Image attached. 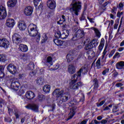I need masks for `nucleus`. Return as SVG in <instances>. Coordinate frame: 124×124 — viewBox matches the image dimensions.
<instances>
[{
	"label": "nucleus",
	"mask_w": 124,
	"mask_h": 124,
	"mask_svg": "<svg viewBox=\"0 0 124 124\" xmlns=\"http://www.w3.org/2000/svg\"><path fill=\"white\" fill-rule=\"evenodd\" d=\"M93 45L90 42L89 44L86 45L85 47V50H90V49H93Z\"/></svg>",
	"instance_id": "nucleus-32"
},
{
	"label": "nucleus",
	"mask_w": 124,
	"mask_h": 124,
	"mask_svg": "<svg viewBox=\"0 0 124 124\" xmlns=\"http://www.w3.org/2000/svg\"><path fill=\"white\" fill-rule=\"evenodd\" d=\"M78 78H79V77L77 76V74H75L71 77V80L70 82V85L72 87V89L73 90H77V89H78V86L77 84H76Z\"/></svg>",
	"instance_id": "nucleus-2"
},
{
	"label": "nucleus",
	"mask_w": 124,
	"mask_h": 124,
	"mask_svg": "<svg viewBox=\"0 0 124 124\" xmlns=\"http://www.w3.org/2000/svg\"><path fill=\"white\" fill-rule=\"evenodd\" d=\"M63 22V20L60 19L59 21L57 22V24H58L59 25H62Z\"/></svg>",
	"instance_id": "nucleus-61"
},
{
	"label": "nucleus",
	"mask_w": 124,
	"mask_h": 124,
	"mask_svg": "<svg viewBox=\"0 0 124 124\" xmlns=\"http://www.w3.org/2000/svg\"><path fill=\"white\" fill-rule=\"evenodd\" d=\"M4 121L5 122H6V123H11V122H12V119L10 117H7L4 118Z\"/></svg>",
	"instance_id": "nucleus-47"
},
{
	"label": "nucleus",
	"mask_w": 124,
	"mask_h": 124,
	"mask_svg": "<svg viewBox=\"0 0 124 124\" xmlns=\"http://www.w3.org/2000/svg\"><path fill=\"white\" fill-rule=\"evenodd\" d=\"M45 96L43 94L39 95L38 96V99L39 101H42L43 99H45Z\"/></svg>",
	"instance_id": "nucleus-41"
},
{
	"label": "nucleus",
	"mask_w": 124,
	"mask_h": 124,
	"mask_svg": "<svg viewBox=\"0 0 124 124\" xmlns=\"http://www.w3.org/2000/svg\"><path fill=\"white\" fill-rule=\"evenodd\" d=\"M7 70L9 71L10 73L15 75L16 72H17V69L16 66L13 64H9L7 66Z\"/></svg>",
	"instance_id": "nucleus-10"
},
{
	"label": "nucleus",
	"mask_w": 124,
	"mask_h": 124,
	"mask_svg": "<svg viewBox=\"0 0 124 124\" xmlns=\"http://www.w3.org/2000/svg\"><path fill=\"white\" fill-rule=\"evenodd\" d=\"M115 86L117 87V88H120V87H122L123 86V84L121 83H117Z\"/></svg>",
	"instance_id": "nucleus-60"
},
{
	"label": "nucleus",
	"mask_w": 124,
	"mask_h": 124,
	"mask_svg": "<svg viewBox=\"0 0 124 124\" xmlns=\"http://www.w3.org/2000/svg\"><path fill=\"white\" fill-rule=\"evenodd\" d=\"M74 115H75V111H74V110H72V111H70L69 114V117L66 119V121H69V120H71L72 118H73L74 116Z\"/></svg>",
	"instance_id": "nucleus-29"
},
{
	"label": "nucleus",
	"mask_w": 124,
	"mask_h": 124,
	"mask_svg": "<svg viewBox=\"0 0 124 124\" xmlns=\"http://www.w3.org/2000/svg\"><path fill=\"white\" fill-rule=\"evenodd\" d=\"M7 16V14L6 13V10L5 7L3 6H0V20H2L4 19Z\"/></svg>",
	"instance_id": "nucleus-8"
},
{
	"label": "nucleus",
	"mask_w": 124,
	"mask_h": 124,
	"mask_svg": "<svg viewBox=\"0 0 124 124\" xmlns=\"http://www.w3.org/2000/svg\"><path fill=\"white\" fill-rule=\"evenodd\" d=\"M76 71V68L73 65H69L68 67V72L70 74H74V73Z\"/></svg>",
	"instance_id": "nucleus-20"
},
{
	"label": "nucleus",
	"mask_w": 124,
	"mask_h": 124,
	"mask_svg": "<svg viewBox=\"0 0 124 124\" xmlns=\"http://www.w3.org/2000/svg\"><path fill=\"white\" fill-rule=\"evenodd\" d=\"M4 104H6L5 101L3 99H0V108H2V106L4 105Z\"/></svg>",
	"instance_id": "nucleus-43"
},
{
	"label": "nucleus",
	"mask_w": 124,
	"mask_h": 124,
	"mask_svg": "<svg viewBox=\"0 0 124 124\" xmlns=\"http://www.w3.org/2000/svg\"><path fill=\"white\" fill-rule=\"evenodd\" d=\"M90 43H92L93 47H96V46H97V44H98V42L96 39H93L92 41L90 42Z\"/></svg>",
	"instance_id": "nucleus-36"
},
{
	"label": "nucleus",
	"mask_w": 124,
	"mask_h": 124,
	"mask_svg": "<svg viewBox=\"0 0 124 124\" xmlns=\"http://www.w3.org/2000/svg\"><path fill=\"white\" fill-rule=\"evenodd\" d=\"M33 12V8L31 6H27L24 10V14L27 16H30Z\"/></svg>",
	"instance_id": "nucleus-14"
},
{
	"label": "nucleus",
	"mask_w": 124,
	"mask_h": 124,
	"mask_svg": "<svg viewBox=\"0 0 124 124\" xmlns=\"http://www.w3.org/2000/svg\"><path fill=\"white\" fill-rule=\"evenodd\" d=\"M123 14H124V12H122L121 13H120V12H118L117 13V17H118V18H121V16H122Z\"/></svg>",
	"instance_id": "nucleus-55"
},
{
	"label": "nucleus",
	"mask_w": 124,
	"mask_h": 124,
	"mask_svg": "<svg viewBox=\"0 0 124 124\" xmlns=\"http://www.w3.org/2000/svg\"><path fill=\"white\" fill-rule=\"evenodd\" d=\"M57 4L54 0H48L47 1V6L50 9H55Z\"/></svg>",
	"instance_id": "nucleus-12"
},
{
	"label": "nucleus",
	"mask_w": 124,
	"mask_h": 124,
	"mask_svg": "<svg viewBox=\"0 0 124 124\" xmlns=\"http://www.w3.org/2000/svg\"><path fill=\"white\" fill-rule=\"evenodd\" d=\"M10 44V43L7 39L5 38L0 39V47H3V48L7 49L9 47Z\"/></svg>",
	"instance_id": "nucleus-7"
},
{
	"label": "nucleus",
	"mask_w": 124,
	"mask_h": 124,
	"mask_svg": "<svg viewBox=\"0 0 124 124\" xmlns=\"http://www.w3.org/2000/svg\"><path fill=\"white\" fill-rule=\"evenodd\" d=\"M85 18L86 17H85V16H84V15H82L79 18V20H80V21H84V20H85Z\"/></svg>",
	"instance_id": "nucleus-59"
},
{
	"label": "nucleus",
	"mask_w": 124,
	"mask_h": 124,
	"mask_svg": "<svg viewBox=\"0 0 124 124\" xmlns=\"http://www.w3.org/2000/svg\"><path fill=\"white\" fill-rule=\"evenodd\" d=\"M6 61V58L2 54H0V62H4Z\"/></svg>",
	"instance_id": "nucleus-35"
},
{
	"label": "nucleus",
	"mask_w": 124,
	"mask_h": 124,
	"mask_svg": "<svg viewBox=\"0 0 124 124\" xmlns=\"http://www.w3.org/2000/svg\"><path fill=\"white\" fill-rule=\"evenodd\" d=\"M11 88L14 91H18L20 88V83L17 80H13L11 83Z\"/></svg>",
	"instance_id": "nucleus-9"
},
{
	"label": "nucleus",
	"mask_w": 124,
	"mask_h": 124,
	"mask_svg": "<svg viewBox=\"0 0 124 124\" xmlns=\"http://www.w3.org/2000/svg\"><path fill=\"white\" fill-rule=\"evenodd\" d=\"M12 40L14 42L18 44L22 42V36L18 33H15L12 37Z\"/></svg>",
	"instance_id": "nucleus-5"
},
{
	"label": "nucleus",
	"mask_w": 124,
	"mask_h": 124,
	"mask_svg": "<svg viewBox=\"0 0 124 124\" xmlns=\"http://www.w3.org/2000/svg\"><path fill=\"white\" fill-rule=\"evenodd\" d=\"M94 84V90H97V88H98V81L96 78H95L93 80Z\"/></svg>",
	"instance_id": "nucleus-31"
},
{
	"label": "nucleus",
	"mask_w": 124,
	"mask_h": 124,
	"mask_svg": "<svg viewBox=\"0 0 124 124\" xmlns=\"http://www.w3.org/2000/svg\"><path fill=\"white\" fill-rule=\"evenodd\" d=\"M44 64L50 67L51 65H53V58L51 56H48L46 58V59L44 60L43 61Z\"/></svg>",
	"instance_id": "nucleus-11"
},
{
	"label": "nucleus",
	"mask_w": 124,
	"mask_h": 124,
	"mask_svg": "<svg viewBox=\"0 0 124 124\" xmlns=\"http://www.w3.org/2000/svg\"><path fill=\"white\" fill-rule=\"evenodd\" d=\"M17 3V0H10L7 2L8 7H14Z\"/></svg>",
	"instance_id": "nucleus-22"
},
{
	"label": "nucleus",
	"mask_w": 124,
	"mask_h": 124,
	"mask_svg": "<svg viewBox=\"0 0 124 124\" xmlns=\"http://www.w3.org/2000/svg\"><path fill=\"white\" fill-rule=\"evenodd\" d=\"M94 31L95 32V33L96 34V36H97V37H100V36L101 35V34H100V32L99 31H98L97 29H94Z\"/></svg>",
	"instance_id": "nucleus-37"
},
{
	"label": "nucleus",
	"mask_w": 124,
	"mask_h": 124,
	"mask_svg": "<svg viewBox=\"0 0 124 124\" xmlns=\"http://www.w3.org/2000/svg\"><path fill=\"white\" fill-rule=\"evenodd\" d=\"M109 72V68H107L105 70H104L102 72L103 75H105L107 73Z\"/></svg>",
	"instance_id": "nucleus-54"
},
{
	"label": "nucleus",
	"mask_w": 124,
	"mask_h": 124,
	"mask_svg": "<svg viewBox=\"0 0 124 124\" xmlns=\"http://www.w3.org/2000/svg\"><path fill=\"white\" fill-rule=\"evenodd\" d=\"M4 77V73L2 72V66H0V78Z\"/></svg>",
	"instance_id": "nucleus-38"
},
{
	"label": "nucleus",
	"mask_w": 124,
	"mask_h": 124,
	"mask_svg": "<svg viewBox=\"0 0 124 124\" xmlns=\"http://www.w3.org/2000/svg\"><path fill=\"white\" fill-rule=\"evenodd\" d=\"M85 100V95H82V97L80 98V101H84Z\"/></svg>",
	"instance_id": "nucleus-64"
},
{
	"label": "nucleus",
	"mask_w": 124,
	"mask_h": 124,
	"mask_svg": "<svg viewBox=\"0 0 124 124\" xmlns=\"http://www.w3.org/2000/svg\"><path fill=\"white\" fill-rule=\"evenodd\" d=\"M81 9H82V3L78 0H73L69 8V10L72 15L78 16L79 12L81 11Z\"/></svg>",
	"instance_id": "nucleus-1"
},
{
	"label": "nucleus",
	"mask_w": 124,
	"mask_h": 124,
	"mask_svg": "<svg viewBox=\"0 0 124 124\" xmlns=\"http://www.w3.org/2000/svg\"><path fill=\"white\" fill-rule=\"evenodd\" d=\"M18 27L20 31H25L27 28V25L25 22L20 21L18 23Z\"/></svg>",
	"instance_id": "nucleus-19"
},
{
	"label": "nucleus",
	"mask_w": 124,
	"mask_h": 124,
	"mask_svg": "<svg viewBox=\"0 0 124 124\" xmlns=\"http://www.w3.org/2000/svg\"><path fill=\"white\" fill-rule=\"evenodd\" d=\"M68 32L69 31L68 30L65 31L62 33V34H61V38L62 39H65V38H66V37H67L69 35V33H68Z\"/></svg>",
	"instance_id": "nucleus-25"
},
{
	"label": "nucleus",
	"mask_w": 124,
	"mask_h": 124,
	"mask_svg": "<svg viewBox=\"0 0 124 124\" xmlns=\"http://www.w3.org/2000/svg\"><path fill=\"white\" fill-rule=\"evenodd\" d=\"M106 54H107V49L106 47H105L103 52V55L102 56V60H103V59L105 58V56L107 57V55H106Z\"/></svg>",
	"instance_id": "nucleus-39"
},
{
	"label": "nucleus",
	"mask_w": 124,
	"mask_h": 124,
	"mask_svg": "<svg viewBox=\"0 0 124 124\" xmlns=\"http://www.w3.org/2000/svg\"><path fill=\"white\" fill-rule=\"evenodd\" d=\"M18 93L19 95H22V94H24L25 93V91L23 89H20Z\"/></svg>",
	"instance_id": "nucleus-53"
},
{
	"label": "nucleus",
	"mask_w": 124,
	"mask_h": 124,
	"mask_svg": "<svg viewBox=\"0 0 124 124\" xmlns=\"http://www.w3.org/2000/svg\"><path fill=\"white\" fill-rule=\"evenodd\" d=\"M25 107L27 108V109L32 110L34 112H38V106L35 104H29L26 106Z\"/></svg>",
	"instance_id": "nucleus-13"
},
{
	"label": "nucleus",
	"mask_w": 124,
	"mask_h": 124,
	"mask_svg": "<svg viewBox=\"0 0 124 124\" xmlns=\"http://www.w3.org/2000/svg\"><path fill=\"white\" fill-rule=\"evenodd\" d=\"M19 50L21 51V52H27L28 50V46L23 44H20L19 46Z\"/></svg>",
	"instance_id": "nucleus-21"
},
{
	"label": "nucleus",
	"mask_w": 124,
	"mask_h": 124,
	"mask_svg": "<svg viewBox=\"0 0 124 124\" xmlns=\"http://www.w3.org/2000/svg\"><path fill=\"white\" fill-rule=\"evenodd\" d=\"M110 21L108 20L104 23V25H108V27H110Z\"/></svg>",
	"instance_id": "nucleus-62"
},
{
	"label": "nucleus",
	"mask_w": 124,
	"mask_h": 124,
	"mask_svg": "<svg viewBox=\"0 0 124 124\" xmlns=\"http://www.w3.org/2000/svg\"><path fill=\"white\" fill-rule=\"evenodd\" d=\"M51 90V86L49 85H46L43 87V91L46 93H49Z\"/></svg>",
	"instance_id": "nucleus-24"
},
{
	"label": "nucleus",
	"mask_w": 124,
	"mask_h": 124,
	"mask_svg": "<svg viewBox=\"0 0 124 124\" xmlns=\"http://www.w3.org/2000/svg\"><path fill=\"white\" fill-rule=\"evenodd\" d=\"M87 54H88V55H90V54H91V55H92V57H94V52L92 50H89L87 51Z\"/></svg>",
	"instance_id": "nucleus-50"
},
{
	"label": "nucleus",
	"mask_w": 124,
	"mask_h": 124,
	"mask_svg": "<svg viewBox=\"0 0 124 124\" xmlns=\"http://www.w3.org/2000/svg\"><path fill=\"white\" fill-rule=\"evenodd\" d=\"M104 103H105V100L102 101L100 103H96V105L97 107H100V106H102Z\"/></svg>",
	"instance_id": "nucleus-46"
},
{
	"label": "nucleus",
	"mask_w": 124,
	"mask_h": 124,
	"mask_svg": "<svg viewBox=\"0 0 124 124\" xmlns=\"http://www.w3.org/2000/svg\"><path fill=\"white\" fill-rule=\"evenodd\" d=\"M39 1H40V0H33V3L35 7L37 6V4H38V3L39 2Z\"/></svg>",
	"instance_id": "nucleus-52"
},
{
	"label": "nucleus",
	"mask_w": 124,
	"mask_h": 124,
	"mask_svg": "<svg viewBox=\"0 0 124 124\" xmlns=\"http://www.w3.org/2000/svg\"><path fill=\"white\" fill-rule=\"evenodd\" d=\"M6 25L8 28H13L15 25V20L13 18H8L6 21Z\"/></svg>",
	"instance_id": "nucleus-16"
},
{
	"label": "nucleus",
	"mask_w": 124,
	"mask_h": 124,
	"mask_svg": "<svg viewBox=\"0 0 124 124\" xmlns=\"http://www.w3.org/2000/svg\"><path fill=\"white\" fill-rule=\"evenodd\" d=\"M60 68V65L56 64L54 66L53 69L54 70H57V69H59Z\"/></svg>",
	"instance_id": "nucleus-56"
},
{
	"label": "nucleus",
	"mask_w": 124,
	"mask_h": 124,
	"mask_svg": "<svg viewBox=\"0 0 124 124\" xmlns=\"http://www.w3.org/2000/svg\"><path fill=\"white\" fill-rule=\"evenodd\" d=\"M37 26L35 25H33V27L30 28V30H28V32L30 35V36H32L34 37V36H36L37 35V33H38V31L36 29Z\"/></svg>",
	"instance_id": "nucleus-4"
},
{
	"label": "nucleus",
	"mask_w": 124,
	"mask_h": 124,
	"mask_svg": "<svg viewBox=\"0 0 124 124\" xmlns=\"http://www.w3.org/2000/svg\"><path fill=\"white\" fill-rule=\"evenodd\" d=\"M115 52H116V49L112 50L108 55V58H112V57H113V55L115 54Z\"/></svg>",
	"instance_id": "nucleus-45"
},
{
	"label": "nucleus",
	"mask_w": 124,
	"mask_h": 124,
	"mask_svg": "<svg viewBox=\"0 0 124 124\" xmlns=\"http://www.w3.org/2000/svg\"><path fill=\"white\" fill-rule=\"evenodd\" d=\"M124 66V62L121 61L119 62L116 63V68L117 69H123Z\"/></svg>",
	"instance_id": "nucleus-26"
},
{
	"label": "nucleus",
	"mask_w": 124,
	"mask_h": 124,
	"mask_svg": "<svg viewBox=\"0 0 124 124\" xmlns=\"http://www.w3.org/2000/svg\"><path fill=\"white\" fill-rule=\"evenodd\" d=\"M64 92V91L63 90H60V89H57L54 90L52 93L53 94H56L57 97H60V96H62Z\"/></svg>",
	"instance_id": "nucleus-18"
},
{
	"label": "nucleus",
	"mask_w": 124,
	"mask_h": 124,
	"mask_svg": "<svg viewBox=\"0 0 124 124\" xmlns=\"http://www.w3.org/2000/svg\"><path fill=\"white\" fill-rule=\"evenodd\" d=\"M25 96L27 99L29 100H31V99H33L35 96V94L32 91H28L26 93Z\"/></svg>",
	"instance_id": "nucleus-15"
},
{
	"label": "nucleus",
	"mask_w": 124,
	"mask_h": 124,
	"mask_svg": "<svg viewBox=\"0 0 124 124\" xmlns=\"http://www.w3.org/2000/svg\"><path fill=\"white\" fill-rule=\"evenodd\" d=\"M77 85L78 86V88H79V87H82V86H83V83L79 81L77 83Z\"/></svg>",
	"instance_id": "nucleus-57"
},
{
	"label": "nucleus",
	"mask_w": 124,
	"mask_h": 124,
	"mask_svg": "<svg viewBox=\"0 0 124 124\" xmlns=\"http://www.w3.org/2000/svg\"><path fill=\"white\" fill-rule=\"evenodd\" d=\"M116 12H117V8H116V7H113L111 10V13L116 14Z\"/></svg>",
	"instance_id": "nucleus-51"
},
{
	"label": "nucleus",
	"mask_w": 124,
	"mask_h": 124,
	"mask_svg": "<svg viewBox=\"0 0 124 124\" xmlns=\"http://www.w3.org/2000/svg\"><path fill=\"white\" fill-rule=\"evenodd\" d=\"M85 35V32H84V31L81 29H78L76 32L75 34L72 38V40L76 41L79 38H82L83 36Z\"/></svg>",
	"instance_id": "nucleus-3"
},
{
	"label": "nucleus",
	"mask_w": 124,
	"mask_h": 124,
	"mask_svg": "<svg viewBox=\"0 0 124 124\" xmlns=\"http://www.w3.org/2000/svg\"><path fill=\"white\" fill-rule=\"evenodd\" d=\"M105 43V40L104 39L102 38L101 39L100 43L99 46L98 47V49L97 51V54L98 56L100 53H101V51H102V49H103V47H104V44Z\"/></svg>",
	"instance_id": "nucleus-17"
},
{
	"label": "nucleus",
	"mask_w": 124,
	"mask_h": 124,
	"mask_svg": "<svg viewBox=\"0 0 124 124\" xmlns=\"http://www.w3.org/2000/svg\"><path fill=\"white\" fill-rule=\"evenodd\" d=\"M117 7H118L119 9L120 10L124 9V4L120 3L119 6H117Z\"/></svg>",
	"instance_id": "nucleus-49"
},
{
	"label": "nucleus",
	"mask_w": 124,
	"mask_h": 124,
	"mask_svg": "<svg viewBox=\"0 0 124 124\" xmlns=\"http://www.w3.org/2000/svg\"><path fill=\"white\" fill-rule=\"evenodd\" d=\"M60 101H59L60 104H62V102H65L67 101V100H68V97L64 95L61 96L60 97Z\"/></svg>",
	"instance_id": "nucleus-28"
},
{
	"label": "nucleus",
	"mask_w": 124,
	"mask_h": 124,
	"mask_svg": "<svg viewBox=\"0 0 124 124\" xmlns=\"http://www.w3.org/2000/svg\"><path fill=\"white\" fill-rule=\"evenodd\" d=\"M28 69L30 70H33V69H34V64L33 62H31L29 64Z\"/></svg>",
	"instance_id": "nucleus-33"
},
{
	"label": "nucleus",
	"mask_w": 124,
	"mask_h": 124,
	"mask_svg": "<svg viewBox=\"0 0 124 124\" xmlns=\"http://www.w3.org/2000/svg\"><path fill=\"white\" fill-rule=\"evenodd\" d=\"M107 120L106 119H103L102 121H101V124H107Z\"/></svg>",
	"instance_id": "nucleus-58"
},
{
	"label": "nucleus",
	"mask_w": 124,
	"mask_h": 124,
	"mask_svg": "<svg viewBox=\"0 0 124 124\" xmlns=\"http://www.w3.org/2000/svg\"><path fill=\"white\" fill-rule=\"evenodd\" d=\"M61 31H58L55 33V37L56 38H61Z\"/></svg>",
	"instance_id": "nucleus-40"
},
{
	"label": "nucleus",
	"mask_w": 124,
	"mask_h": 124,
	"mask_svg": "<svg viewBox=\"0 0 124 124\" xmlns=\"http://www.w3.org/2000/svg\"><path fill=\"white\" fill-rule=\"evenodd\" d=\"M53 42H54L55 44L57 46H62V44H63V41L57 39H54Z\"/></svg>",
	"instance_id": "nucleus-27"
},
{
	"label": "nucleus",
	"mask_w": 124,
	"mask_h": 124,
	"mask_svg": "<svg viewBox=\"0 0 124 124\" xmlns=\"http://www.w3.org/2000/svg\"><path fill=\"white\" fill-rule=\"evenodd\" d=\"M66 59L67 60V62H71V61H73V60L74 59V57H73V55L68 54L66 56Z\"/></svg>",
	"instance_id": "nucleus-30"
},
{
	"label": "nucleus",
	"mask_w": 124,
	"mask_h": 124,
	"mask_svg": "<svg viewBox=\"0 0 124 124\" xmlns=\"http://www.w3.org/2000/svg\"><path fill=\"white\" fill-rule=\"evenodd\" d=\"M28 58H29V56H28V55H27V54H23L21 56V59L23 61H27V60H28Z\"/></svg>",
	"instance_id": "nucleus-44"
},
{
	"label": "nucleus",
	"mask_w": 124,
	"mask_h": 124,
	"mask_svg": "<svg viewBox=\"0 0 124 124\" xmlns=\"http://www.w3.org/2000/svg\"><path fill=\"white\" fill-rule=\"evenodd\" d=\"M39 40H40V35L38 34L37 35V39H36L37 42H39Z\"/></svg>",
	"instance_id": "nucleus-63"
},
{
	"label": "nucleus",
	"mask_w": 124,
	"mask_h": 124,
	"mask_svg": "<svg viewBox=\"0 0 124 124\" xmlns=\"http://www.w3.org/2000/svg\"><path fill=\"white\" fill-rule=\"evenodd\" d=\"M48 39V37H47V35L46 34L44 33L42 35V43H44L47 41Z\"/></svg>",
	"instance_id": "nucleus-34"
},
{
	"label": "nucleus",
	"mask_w": 124,
	"mask_h": 124,
	"mask_svg": "<svg viewBox=\"0 0 124 124\" xmlns=\"http://www.w3.org/2000/svg\"><path fill=\"white\" fill-rule=\"evenodd\" d=\"M36 84L38 86H43L44 85V78L39 77L36 79Z\"/></svg>",
	"instance_id": "nucleus-23"
},
{
	"label": "nucleus",
	"mask_w": 124,
	"mask_h": 124,
	"mask_svg": "<svg viewBox=\"0 0 124 124\" xmlns=\"http://www.w3.org/2000/svg\"><path fill=\"white\" fill-rule=\"evenodd\" d=\"M120 57H121V55H120V53L116 52L115 53V54L114 55V56H113V59H116V58L117 59H119V58H120Z\"/></svg>",
	"instance_id": "nucleus-48"
},
{
	"label": "nucleus",
	"mask_w": 124,
	"mask_h": 124,
	"mask_svg": "<svg viewBox=\"0 0 124 124\" xmlns=\"http://www.w3.org/2000/svg\"><path fill=\"white\" fill-rule=\"evenodd\" d=\"M96 65L98 69H100V59H98L96 62Z\"/></svg>",
	"instance_id": "nucleus-42"
},
{
	"label": "nucleus",
	"mask_w": 124,
	"mask_h": 124,
	"mask_svg": "<svg viewBox=\"0 0 124 124\" xmlns=\"http://www.w3.org/2000/svg\"><path fill=\"white\" fill-rule=\"evenodd\" d=\"M88 71H89V65L85 64L83 66L76 74H77L78 77H81V73H82V72L87 73Z\"/></svg>",
	"instance_id": "nucleus-6"
}]
</instances>
